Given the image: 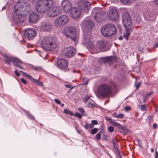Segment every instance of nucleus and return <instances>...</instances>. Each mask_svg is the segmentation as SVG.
Masks as SVG:
<instances>
[{"mask_svg": "<svg viewBox=\"0 0 158 158\" xmlns=\"http://www.w3.org/2000/svg\"><path fill=\"white\" fill-rule=\"evenodd\" d=\"M15 13L14 15L13 20L15 22L19 23L22 22L26 19V16L24 15H22L19 12L16 13L19 10L21 11L28 12L31 10L30 5L27 2H19L15 5L14 7Z\"/></svg>", "mask_w": 158, "mask_h": 158, "instance_id": "nucleus-1", "label": "nucleus"}, {"mask_svg": "<svg viewBox=\"0 0 158 158\" xmlns=\"http://www.w3.org/2000/svg\"><path fill=\"white\" fill-rule=\"evenodd\" d=\"M94 23L88 18H86L81 23V26L83 29V40L85 44H90L91 31Z\"/></svg>", "mask_w": 158, "mask_h": 158, "instance_id": "nucleus-2", "label": "nucleus"}, {"mask_svg": "<svg viewBox=\"0 0 158 158\" xmlns=\"http://www.w3.org/2000/svg\"><path fill=\"white\" fill-rule=\"evenodd\" d=\"M122 22L124 24L126 31H124L123 36L128 40V37L131 34V31L134 28L132 19L130 14L127 11H125L122 17Z\"/></svg>", "mask_w": 158, "mask_h": 158, "instance_id": "nucleus-3", "label": "nucleus"}, {"mask_svg": "<svg viewBox=\"0 0 158 158\" xmlns=\"http://www.w3.org/2000/svg\"><path fill=\"white\" fill-rule=\"evenodd\" d=\"M116 89V85L114 83L102 84L98 87L97 92L101 96L108 97L112 93H115Z\"/></svg>", "mask_w": 158, "mask_h": 158, "instance_id": "nucleus-4", "label": "nucleus"}, {"mask_svg": "<svg viewBox=\"0 0 158 158\" xmlns=\"http://www.w3.org/2000/svg\"><path fill=\"white\" fill-rule=\"evenodd\" d=\"M41 45L43 48L48 51L53 50L56 47L54 38L50 36L45 37L42 41Z\"/></svg>", "mask_w": 158, "mask_h": 158, "instance_id": "nucleus-5", "label": "nucleus"}, {"mask_svg": "<svg viewBox=\"0 0 158 158\" xmlns=\"http://www.w3.org/2000/svg\"><path fill=\"white\" fill-rule=\"evenodd\" d=\"M52 5L51 0H40L36 5V10L39 13H47L48 10Z\"/></svg>", "mask_w": 158, "mask_h": 158, "instance_id": "nucleus-6", "label": "nucleus"}, {"mask_svg": "<svg viewBox=\"0 0 158 158\" xmlns=\"http://www.w3.org/2000/svg\"><path fill=\"white\" fill-rule=\"evenodd\" d=\"M100 30L102 34L106 37L110 36L117 33L115 25L112 23H108L102 26Z\"/></svg>", "mask_w": 158, "mask_h": 158, "instance_id": "nucleus-7", "label": "nucleus"}, {"mask_svg": "<svg viewBox=\"0 0 158 158\" xmlns=\"http://www.w3.org/2000/svg\"><path fill=\"white\" fill-rule=\"evenodd\" d=\"M66 36L71 40L73 41L75 44L77 42L78 38V35L76 29L73 27H69L65 33Z\"/></svg>", "mask_w": 158, "mask_h": 158, "instance_id": "nucleus-8", "label": "nucleus"}, {"mask_svg": "<svg viewBox=\"0 0 158 158\" xmlns=\"http://www.w3.org/2000/svg\"><path fill=\"white\" fill-rule=\"evenodd\" d=\"M105 13L101 8L99 7H95L92 11V14L94 15V19L99 23H101L103 20Z\"/></svg>", "mask_w": 158, "mask_h": 158, "instance_id": "nucleus-9", "label": "nucleus"}, {"mask_svg": "<svg viewBox=\"0 0 158 158\" xmlns=\"http://www.w3.org/2000/svg\"><path fill=\"white\" fill-rule=\"evenodd\" d=\"M107 16L108 19L110 21L116 22L119 17L118 12L117 10L114 8L111 7L108 10Z\"/></svg>", "mask_w": 158, "mask_h": 158, "instance_id": "nucleus-10", "label": "nucleus"}, {"mask_svg": "<svg viewBox=\"0 0 158 158\" xmlns=\"http://www.w3.org/2000/svg\"><path fill=\"white\" fill-rule=\"evenodd\" d=\"M61 11V9L60 7L54 6L52 1V5L50 7L49 6L47 14L49 16L53 17L59 15Z\"/></svg>", "mask_w": 158, "mask_h": 158, "instance_id": "nucleus-11", "label": "nucleus"}, {"mask_svg": "<svg viewBox=\"0 0 158 158\" xmlns=\"http://www.w3.org/2000/svg\"><path fill=\"white\" fill-rule=\"evenodd\" d=\"M69 20V18L66 15H61L55 20L54 22V25L56 27H59L66 24Z\"/></svg>", "mask_w": 158, "mask_h": 158, "instance_id": "nucleus-12", "label": "nucleus"}, {"mask_svg": "<svg viewBox=\"0 0 158 158\" xmlns=\"http://www.w3.org/2000/svg\"><path fill=\"white\" fill-rule=\"evenodd\" d=\"M76 53L75 49L72 47H65L62 48V53L66 58H70L74 55Z\"/></svg>", "mask_w": 158, "mask_h": 158, "instance_id": "nucleus-13", "label": "nucleus"}, {"mask_svg": "<svg viewBox=\"0 0 158 158\" xmlns=\"http://www.w3.org/2000/svg\"><path fill=\"white\" fill-rule=\"evenodd\" d=\"M107 42L105 40H102L98 41L96 43L95 47H94L93 46H91V47L90 45L92 44V43L90 42V44L88 45L90 47L93 48H94L96 50H98L99 51H102L107 44Z\"/></svg>", "mask_w": 158, "mask_h": 158, "instance_id": "nucleus-14", "label": "nucleus"}, {"mask_svg": "<svg viewBox=\"0 0 158 158\" xmlns=\"http://www.w3.org/2000/svg\"><path fill=\"white\" fill-rule=\"evenodd\" d=\"M91 5V4L89 2L85 0L79 1L77 4V6L79 9L86 12L89 9Z\"/></svg>", "mask_w": 158, "mask_h": 158, "instance_id": "nucleus-15", "label": "nucleus"}, {"mask_svg": "<svg viewBox=\"0 0 158 158\" xmlns=\"http://www.w3.org/2000/svg\"><path fill=\"white\" fill-rule=\"evenodd\" d=\"M52 22L50 21L46 20L41 23L40 29L44 31H49L52 29Z\"/></svg>", "mask_w": 158, "mask_h": 158, "instance_id": "nucleus-16", "label": "nucleus"}, {"mask_svg": "<svg viewBox=\"0 0 158 158\" xmlns=\"http://www.w3.org/2000/svg\"><path fill=\"white\" fill-rule=\"evenodd\" d=\"M25 35L29 40L32 39L36 35L35 31L32 29H28L25 32Z\"/></svg>", "mask_w": 158, "mask_h": 158, "instance_id": "nucleus-17", "label": "nucleus"}, {"mask_svg": "<svg viewBox=\"0 0 158 158\" xmlns=\"http://www.w3.org/2000/svg\"><path fill=\"white\" fill-rule=\"evenodd\" d=\"M57 66L61 69H65L67 68L68 62L66 60L59 59L57 61Z\"/></svg>", "mask_w": 158, "mask_h": 158, "instance_id": "nucleus-18", "label": "nucleus"}, {"mask_svg": "<svg viewBox=\"0 0 158 158\" xmlns=\"http://www.w3.org/2000/svg\"><path fill=\"white\" fill-rule=\"evenodd\" d=\"M70 12L72 17L75 19L79 18L81 16L80 10L76 8H72L70 10Z\"/></svg>", "mask_w": 158, "mask_h": 158, "instance_id": "nucleus-19", "label": "nucleus"}, {"mask_svg": "<svg viewBox=\"0 0 158 158\" xmlns=\"http://www.w3.org/2000/svg\"><path fill=\"white\" fill-rule=\"evenodd\" d=\"M39 18V15L36 14L35 12H32L30 14L29 20L30 23H34L38 20Z\"/></svg>", "mask_w": 158, "mask_h": 158, "instance_id": "nucleus-20", "label": "nucleus"}, {"mask_svg": "<svg viewBox=\"0 0 158 158\" xmlns=\"http://www.w3.org/2000/svg\"><path fill=\"white\" fill-rule=\"evenodd\" d=\"M62 6L63 7L64 10L65 11H68L71 9V3L68 0H64L62 2Z\"/></svg>", "mask_w": 158, "mask_h": 158, "instance_id": "nucleus-21", "label": "nucleus"}, {"mask_svg": "<svg viewBox=\"0 0 158 158\" xmlns=\"http://www.w3.org/2000/svg\"><path fill=\"white\" fill-rule=\"evenodd\" d=\"M105 118L107 121L109 122V123L111 125L119 127L120 126V124L119 123L115 122L114 120L112 119L111 118H108L107 116H106Z\"/></svg>", "mask_w": 158, "mask_h": 158, "instance_id": "nucleus-22", "label": "nucleus"}, {"mask_svg": "<svg viewBox=\"0 0 158 158\" xmlns=\"http://www.w3.org/2000/svg\"><path fill=\"white\" fill-rule=\"evenodd\" d=\"M11 61L13 63L15 66L19 64L18 63L23 64V62L20 60L16 57H11Z\"/></svg>", "mask_w": 158, "mask_h": 158, "instance_id": "nucleus-23", "label": "nucleus"}, {"mask_svg": "<svg viewBox=\"0 0 158 158\" xmlns=\"http://www.w3.org/2000/svg\"><path fill=\"white\" fill-rule=\"evenodd\" d=\"M30 80L32 81L34 83H36L38 85L41 86L43 85V83L42 82L37 80L35 79L32 77L31 79Z\"/></svg>", "mask_w": 158, "mask_h": 158, "instance_id": "nucleus-24", "label": "nucleus"}, {"mask_svg": "<svg viewBox=\"0 0 158 158\" xmlns=\"http://www.w3.org/2000/svg\"><path fill=\"white\" fill-rule=\"evenodd\" d=\"M31 66V68L34 69L36 71L40 72L43 70L42 67L40 66H34L31 65H30Z\"/></svg>", "mask_w": 158, "mask_h": 158, "instance_id": "nucleus-25", "label": "nucleus"}, {"mask_svg": "<svg viewBox=\"0 0 158 158\" xmlns=\"http://www.w3.org/2000/svg\"><path fill=\"white\" fill-rule=\"evenodd\" d=\"M5 58L6 59V60H5L4 62L7 64L10 65L11 63L10 61H11V57L9 56H8L6 55L4 56Z\"/></svg>", "mask_w": 158, "mask_h": 158, "instance_id": "nucleus-26", "label": "nucleus"}, {"mask_svg": "<svg viewBox=\"0 0 158 158\" xmlns=\"http://www.w3.org/2000/svg\"><path fill=\"white\" fill-rule=\"evenodd\" d=\"M118 33H119V35H121V36L118 39L119 40H121L123 39V38L122 36V35L123 34L122 30V28L120 25H118Z\"/></svg>", "mask_w": 158, "mask_h": 158, "instance_id": "nucleus-27", "label": "nucleus"}, {"mask_svg": "<svg viewBox=\"0 0 158 158\" xmlns=\"http://www.w3.org/2000/svg\"><path fill=\"white\" fill-rule=\"evenodd\" d=\"M117 142V139L115 138H114L113 140L112 143L113 146L115 149L118 150V144L116 143Z\"/></svg>", "mask_w": 158, "mask_h": 158, "instance_id": "nucleus-28", "label": "nucleus"}, {"mask_svg": "<svg viewBox=\"0 0 158 158\" xmlns=\"http://www.w3.org/2000/svg\"><path fill=\"white\" fill-rule=\"evenodd\" d=\"M139 107L141 110L143 111H146L147 110V105L146 104L139 105Z\"/></svg>", "mask_w": 158, "mask_h": 158, "instance_id": "nucleus-29", "label": "nucleus"}, {"mask_svg": "<svg viewBox=\"0 0 158 158\" xmlns=\"http://www.w3.org/2000/svg\"><path fill=\"white\" fill-rule=\"evenodd\" d=\"M135 143L140 147H142L143 146L142 143L141 141L138 139H136L134 141Z\"/></svg>", "mask_w": 158, "mask_h": 158, "instance_id": "nucleus-30", "label": "nucleus"}, {"mask_svg": "<svg viewBox=\"0 0 158 158\" xmlns=\"http://www.w3.org/2000/svg\"><path fill=\"white\" fill-rule=\"evenodd\" d=\"M84 128L86 130H88L89 128H92L94 127V126L92 125L91 123L89 124L87 123L84 126Z\"/></svg>", "mask_w": 158, "mask_h": 158, "instance_id": "nucleus-31", "label": "nucleus"}, {"mask_svg": "<svg viewBox=\"0 0 158 158\" xmlns=\"http://www.w3.org/2000/svg\"><path fill=\"white\" fill-rule=\"evenodd\" d=\"M26 115L29 118L31 119H34L33 116L28 111L26 112Z\"/></svg>", "mask_w": 158, "mask_h": 158, "instance_id": "nucleus-32", "label": "nucleus"}, {"mask_svg": "<svg viewBox=\"0 0 158 158\" xmlns=\"http://www.w3.org/2000/svg\"><path fill=\"white\" fill-rule=\"evenodd\" d=\"M64 112L65 114H69L71 116L73 115V113L71 111L68 109H64Z\"/></svg>", "mask_w": 158, "mask_h": 158, "instance_id": "nucleus-33", "label": "nucleus"}, {"mask_svg": "<svg viewBox=\"0 0 158 158\" xmlns=\"http://www.w3.org/2000/svg\"><path fill=\"white\" fill-rule=\"evenodd\" d=\"M94 101L93 100L89 101L88 104V106L89 108H92L95 106V105L93 103Z\"/></svg>", "mask_w": 158, "mask_h": 158, "instance_id": "nucleus-34", "label": "nucleus"}, {"mask_svg": "<svg viewBox=\"0 0 158 158\" xmlns=\"http://www.w3.org/2000/svg\"><path fill=\"white\" fill-rule=\"evenodd\" d=\"M20 72H21L24 75L25 77H27L30 80L32 77L31 75H29L27 73H26L22 71H20Z\"/></svg>", "mask_w": 158, "mask_h": 158, "instance_id": "nucleus-35", "label": "nucleus"}, {"mask_svg": "<svg viewBox=\"0 0 158 158\" xmlns=\"http://www.w3.org/2000/svg\"><path fill=\"white\" fill-rule=\"evenodd\" d=\"M98 131V129L97 128H94L91 130V133L94 135L96 134Z\"/></svg>", "mask_w": 158, "mask_h": 158, "instance_id": "nucleus-36", "label": "nucleus"}, {"mask_svg": "<svg viewBox=\"0 0 158 158\" xmlns=\"http://www.w3.org/2000/svg\"><path fill=\"white\" fill-rule=\"evenodd\" d=\"M90 98V97L88 95H86L84 97V98L83 99V102L85 103H86L87 101L89 100V98Z\"/></svg>", "mask_w": 158, "mask_h": 158, "instance_id": "nucleus-37", "label": "nucleus"}, {"mask_svg": "<svg viewBox=\"0 0 158 158\" xmlns=\"http://www.w3.org/2000/svg\"><path fill=\"white\" fill-rule=\"evenodd\" d=\"M124 117V114H119L117 115L116 118H118L122 119Z\"/></svg>", "mask_w": 158, "mask_h": 158, "instance_id": "nucleus-38", "label": "nucleus"}, {"mask_svg": "<svg viewBox=\"0 0 158 158\" xmlns=\"http://www.w3.org/2000/svg\"><path fill=\"white\" fill-rule=\"evenodd\" d=\"M95 138L98 140H100L101 138V135L100 133H98L95 135Z\"/></svg>", "mask_w": 158, "mask_h": 158, "instance_id": "nucleus-39", "label": "nucleus"}, {"mask_svg": "<svg viewBox=\"0 0 158 158\" xmlns=\"http://www.w3.org/2000/svg\"><path fill=\"white\" fill-rule=\"evenodd\" d=\"M108 136L106 135H104L102 137V140H105L107 141L108 139Z\"/></svg>", "mask_w": 158, "mask_h": 158, "instance_id": "nucleus-40", "label": "nucleus"}, {"mask_svg": "<svg viewBox=\"0 0 158 158\" xmlns=\"http://www.w3.org/2000/svg\"><path fill=\"white\" fill-rule=\"evenodd\" d=\"M74 115L75 117H77L79 118H82V116L81 114L78 113H76Z\"/></svg>", "mask_w": 158, "mask_h": 158, "instance_id": "nucleus-41", "label": "nucleus"}, {"mask_svg": "<svg viewBox=\"0 0 158 158\" xmlns=\"http://www.w3.org/2000/svg\"><path fill=\"white\" fill-rule=\"evenodd\" d=\"M114 128L111 126H109L108 127V130L110 132H113L114 131Z\"/></svg>", "mask_w": 158, "mask_h": 158, "instance_id": "nucleus-42", "label": "nucleus"}, {"mask_svg": "<svg viewBox=\"0 0 158 158\" xmlns=\"http://www.w3.org/2000/svg\"><path fill=\"white\" fill-rule=\"evenodd\" d=\"M91 124H92L93 126L95 125H97L98 124V122L96 120H92L91 121Z\"/></svg>", "mask_w": 158, "mask_h": 158, "instance_id": "nucleus-43", "label": "nucleus"}, {"mask_svg": "<svg viewBox=\"0 0 158 158\" xmlns=\"http://www.w3.org/2000/svg\"><path fill=\"white\" fill-rule=\"evenodd\" d=\"M141 84V82H138L137 83L135 84V86L136 89H137L139 88V87L140 85Z\"/></svg>", "mask_w": 158, "mask_h": 158, "instance_id": "nucleus-44", "label": "nucleus"}, {"mask_svg": "<svg viewBox=\"0 0 158 158\" xmlns=\"http://www.w3.org/2000/svg\"><path fill=\"white\" fill-rule=\"evenodd\" d=\"M54 101L56 103L58 104H60L61 103V102L60 101L57 99H55L54 100Z\"/></svg>", "mask_w": 158, "mask_h": 158, "instance_id": "nucleus-45", "label": "nucleus"}, {"mask_svg": "<svg viewBox=\"0 0 158 158\" xmlns=\"http://www.w3.org/2000/svg\"><path fill=\"white\" fill-rule=\"evenodd\" d=\"M131 107L129 106H126L124 108L125 110L126 111H128L130 110Z\"/></svg>", "mask_w": 158, "mask_h": 158, "instance_id": "nucleus-46", "label": "nucleus"}, {"mask_svg": "<svg viewBox=\"0 0 158 158\" xmlns=\"http://www.w3.org/2000/svg\"><path fill=\"white\" fill-rule=\"evenodd\" d=\"M120 1L123 4H127L129 0H120Z\"/></svg>", "mask_w": 158, "mask_h": 158, "instance_id": "nucleus-47", "label": "nucleus"}, {"mask_svg": "<svg viewBox=\"0 0 158 158\" xmlns=\"http://www.w3.org/2000/svg\"><path fill=\"white\" fill-rule=\"evenodd\" d=\"M21 81L24 84H27V81L24 78H21L20 79Z\"/></svg>", "mask_w": 158, "mask_h": 158, "instance_id": "nucleus-48", "label": "nucleus"}, {"mask_svg": "<svg viewBox=\"0 0 158 158\" xmlns=\"http://www.w3.org/2000/svg\"><path fill=\"white\" fill-rule=\"evenodd\" d=\"M89 82V81L87 79H85L84 80L83 83V84L85 85H86L88 84Z\"/></svg>", "mask_w": 158, "mask_h": 158, "instance_id": "nucleus-49", "label": "nucleus"}, {"mask_svg": "<svg viewBox=\"0 0 158 158\" xmlns=\"http://www.w3.org/2000/svg\"><path fill=\"white\" fill-rule=\"evenodd\" d=\"M15 73L17 77H19L20 75V73L16 70L15 71Z\"/></svg>", "mask_w": 158, "mask_h": 158, "instance_id": "nucleus-50", "label": "nucleus"}, {"mask_svg": "<svg viewBox=\"0 0 158 158\" xmlns=\"http://www.w3.org/2000/svg\"><path fill=\"white\" fill-rule=\"evenodd\" d=\"M65 87L68 88H71L70 89H72L73 88V87H72L71 85H65Z\"/></svg>", "mask_w": 158, "mask_h": 158, "instance_id": "nucleus-51", "label": "nucleus"}, {"mask_svg": "<svg viewBox=\"0 0 158 158\" xmlns=\"http://www.w3.org/2000/svg\"><path fill=\"white\" fill-rule=\"evenodd\" d=\"M78 109L79 111L80 112H81V113H83L85 111L84 110L83 108H79Z\"/></svg>", "mask_w": 158, "mask_h": 158, "instance_id": "nucleus-52", "label": "nucleus"}, {"mask_svg": "<svg viewBox=\"0 0 158 158\" xmlns=\"http://www.w3.org/2000/svg\"><path fill=\"white\" fill-rule=\"evenodd\" d=\"M147 97L146 96L144 97L143 98V102L144 103H145L146 101L148 99V98H147Z\"/></svg>", "mask_w": 158, "mask_h": 158, "instance_id": "nucleus-53", "label": "nucleus"}, {"mask_svg": "<svg viewBox=\"0 0 158 158\" xmlns=\"http://www.w3.org/2000/svg\"><path fill=\"white\" fill-rule=\"evenodd\" d=\"M157 127V125L156 123H154L153 125V127L154 129H156Z\"/></svg>", "mask_w": 158, "mask_h": 158, "instance_id": "nucleus-54", "label": "nucleus"}, {"mask_svg": "<svg viewBox=\"0 0 158 158\" xmlns=\"http://www.w3.org/2000/svg\"><path fill=\"white\" fill-rule=\"evenodd\" d=\"M158 152L157 151L155 152V158H158Z\"/></svg>", "mask_w": 158, "mask_h": 158, "instance_id": "nucleus-55", "label": "nucleus"}, {"mask_svg": "<svg viewBox=\"0 0 158 158\" xmlns=\"http://www.w3.org/2000/svg\"><path fill=\"white\" fill-rule=\"evenodd\" d=\"M17 67H19V68L21 69H23V67H22V66H21V65H20V64H18L17 65V66H16Z\"/></svg>", "mask_w": 158, "mask_h": 158, "instance_id": "nucleus-56", "label": "nucleus"}, {"mask_svg": "<svg viewBox=\"0 0 158 158\" xmlns=\"http://www.w3.org/2000/svg\"><path fill=\"white\" fill-rule=\"evenodd\" d=\"M113 116L114 117V118H116V117H117V115H116V112H114V113L113 114Z\"/></svg>", "mask_w": 158, "mask_h": 158, "instance_id": "nucleus-57", "label": "nucleus"}, {"mask_svg": "<svg viewBox=\"0 0 158 158\" xmlns=\"http://www.w3.org/2000/svg\"><path fill=\"white\" fill-rule=\"evenodd\" d=\"M154 1L155 4L158 6V0H154Z\"/></svg>", "mask_w": 158, "mask_h": 158, "instance_id": "nucleus-58", "label": "nucleus"}, {"mask_svg": "<svg viewBox=\"0 0 158 158\" xmlns=\"http://www.w3.org/2000/svg\"><path fill=\"white\" fill-rule=\"evenodd\" d=\"M107 60L108 61H111L112 60V57H108L107 58Z\"/></svg>", "mask_w": 158, "mask_h": 158, "instance_id": "nucleus-59", "label": "nucleus"}, {"mask_svg": "<svg viewBox=\"0 0 158 158\" xmlns=\"http://www.w3.org/2000/svg\"><path fill=\"white\" fill-rule=\"evenodd\" d=\"M152 94V92L151 93V92L150 93H149V94H147L146 95V96L147 97H148V96H150Z\"/></svg>", "mask_w": 158, "mask_h": 158, "instance_id": "nucleus-60", "label": "nucleus"}, {"mask_svg": "<svg viewBox=\"0 0 158 158\" xmlns=\"http://www.w3.org/2000/svg\"><path fill=\"white\" fill-rule=\"evenodd\" d=\"M138 101L139 102V104H141L142 103L141 100L139 99H138Z\"/></svg>", "mask_w": 158, "mask_h": 158, "instance_id": "nucleus-61", "label": "nucleus"}, {"mask_svg": "<svg viewBox=\"0 0 158 158\" xmlns=\"http://www.w3.org/2000/svg\"><path fill=\"white\" fill-rule=\"evenodd\" d=\"M124 131L125 132V133L126 134H127L128 133V130H124Z\"/></svg>", "mask_w": 158, "mask_h": 158, "instance_id": "nucleus-62", "label": "nucleus"}, {"mask_svg": "<svg viewBox=\"0 0 158 158\" xmlns=\"http://www.w3.org/2000/svg\"><path fill=\"white\" fill-rule=\"evenodd\" d=\"M158 111V108L157 107H156V108L155 109V112H157Z\"/></svg>", "mask_w": 158, "mask_h": 158, "instance_id": "nucleus-63", "label": "nucleus"}, {"mask_svg": "<svg viewBox=\"0 0 158 158\" xmlns=\"http://www.w3.org/2000/svg\"><path fill=\"white\" fill-rule=\"evenodd\" d=\"M156 47H158V43H157L155 45Z\"/></svg>", "mask_w": 158, "mask_h": 158, "instance_id": "nucleus-64", "label": "nucleus"}]
</instances>
